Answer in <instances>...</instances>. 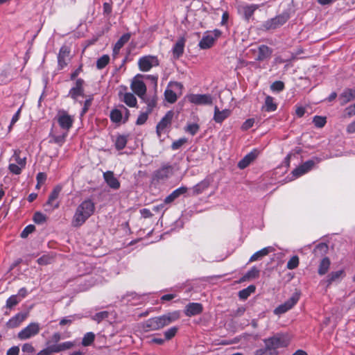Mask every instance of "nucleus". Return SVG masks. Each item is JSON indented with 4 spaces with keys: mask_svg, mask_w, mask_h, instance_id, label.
Returning a JSON list of instances; mask_svg holds the SVG:
<instances>
[{
    "mask_svg": "<svg viewBox=\"0 0 355 355\" xmlns=\"http://www.w3.org/2000/svg\"><path fill=\"white\" fill-rule=\"evenodd\" d=\"M94 202L90 199L85 200L77 207L71 225L75 227L81 226L94 214Z\"/></svg>",
    "mask_w": 355,
    "mask_h": 355,
    "instance_id": "f257e3e1",
    "label": "nucleus"
},
{
    "mask_svg": "<svg viewBox=\"0 0 355 355\" xmlns=\"http://www.w3.org/2000/svg\"><path fill=\"white\" fill-rule=\"evenodd\" d=\"M180 316V312L178 311L168 313L159 317L148 319L144 323L143 327L146 331H156L178 320Z\"/></svg>",
    "mask_w": 355,
    "mask_h": 355,
    "instance_id": "f03ea898",
    "label": "nucleus"
},
{
    "mask_svg": "<svg viewBox=\"0 0 355 355\" xmlns=\"http://www.w3.org/2000/svg\"><path fill=\"white\" fill-rule=\"evenodd\" d=\"M266 347L264 349H259L254 355H277L276 349L279 347H286L289 340L284 335L277 334L264 340Z\"/></svg>",
    "mask_w": 355,
    "mask_h": 355,
    "instance_id": "7ed1b4c3",
    "label": "nucleus"
},
{
    "mask_svg": "<svg viewBox=\"0 0 355 355\" xmlns=\"http://www.w3.org/2000/svg\"><path fill=\"white\" fill-rule=\"evenodd\" d=\"M173 174V167L169 164H163L159 168L155 171L152 175L151 183L157 184L166 182Z\"/></svg>",
    "mask_w": 355,
    "mask_h": 355,
    "instance_id": "20e7f679",
    "label": "nucleus"
},
{
    "mask_svg": "<svg viewBox=\"0 0 355 355\" xmlns=\"http://www.w3.org/2000/svg\"><path fill=\"white\" fill-rule=\"evenodd\" d=\"M40 331L39 323L31 322L18 333L17 338L21 340H27L37 335Z\"/></svg>",
    "mask_w": 355,
    "mask_h": 355,
    "instance_id": "39448f33",
    "label": "nucleus"
},
{
    "mask_svg": "<svg viewBox=\"0 0 355 355\" xmlns=\"http://www.w3.org/2000/svg\"><path fill=\"white\" fill-rule=\"evenodd\" d=\"M159 60L157 56L145 55L138 60V66L141 71H148L153 67L159 65Z\"/></svg>",
    "mask_w": 355,
    "mask_h": 355,
    "instance_id": "423d86ee",
    "label": "nucleus"
},
{
    "mask_svg": "<svg viewBox=\"0 0 355 355\" xmlns=\"http://www.w3.org/2000/svg\"><path fill=\"white\" fill-rule=\"evenodd\" d=\"M58 122L60 128L67 132L72 127L73 123V116L67 114L63 110H59L57 115Z\"/></svg>",
    "mask_w": 355,
    "mask_h": 355,
    "instance_id": "0eeeda50",
    "label": "nucleus"
},
{
    "mask_svg": "<svg viewBox=\"0 0 355 355\" xmlns=\"http://www.w3.org/2000/svg\"><path fill=\"white\" fill-rule=\"evenodd\" d=\"M299 298L300 297L297 293L293 294L284 304H282L279 306H278L274 310V313L276 315H281L286 313V311L291 309L294 306V305L298 302Z\"/></svg>",
    "mask_w": 355,
    "mask_h": 355,
    "instance_id": "6e6552de",
    "label": "nucleus"
},
{
    "mask_svg": "<svg viewBox=\"0 0 355 355\" xmlns=\"http://www.w3.org/2000/svg\"><path fill=\"white\" fill-rule=\"evenodd\" d=\"M144 76L141 74L137 75L135 78L132 80L131 83V89L140 98H144L146 93V86L145 83L139 80L138 78L143 77Z\"/></svg>",
    "mask_w": 355,
    "mask_h": 355,
    "instance_id": "1a4fd4ad",
    "label": "nucleus"
},
{
    "mask_svg": "<svg viewBox=\"0 0 355 355\" xmlns=\"http://www.w3.org/2000/svg\"><path fill=\"white\" fill-rule=\"evenodd\" d=\"M173 116L174 113L173 111H168L165 116L157 123L156 127V132L158 136H161V135L164 132L165 128L171 125Z\"/></svg>",
    "mask_w": 355,
    "mask_h": 355,
    "instance_id": "9d476101",
    "label": "nucleus"
},
{
    "mask_svg": "<svg viewBox=\"0 0 355 355\" xmlns=\"http://www.w3.org/2000/svg\"><path fill=\"white\" fill-rule=\"evenodd\" d=\"M288 19V15H281L266 21L264 27L266 29H275L284 24Z\"/></svg>",
    "mask_w": 355,
    "mask_h": 355,
    "instance_id": "9b49d317",
    "label": "nucleus"
},
{
    "mask_svg": "<svg viewBox=\"0 0 355 355\" xmlns=\"http://www.w3.org/2000/svg\"><path fill=\"white\" fill-rule=\"evenodd\" d=\"M189 101L196 105H210L212 103V98L209 94H191Z\"/></svg>",
    "mask_w": 355,
    "mask_h": 355,
    "instance_id": "f8f14e48",
    "label": "nucleus"
},
{
    "mask_svg": "<svg viewBox=\"0 0 355 355\" xmlns=\"http://www.w3.org/2000/svg\"><path fill=\"white\" fill-rule=\"evenodd\" d=\"M84 80L81 78L76 80L75 86L69 92V96L76 101L78 96H84Z\"/></svg>",
    "mask_w": 355,
    "mask_h": 355,
    "instance_id": "ddd939ff",
    "label": "nucleus"
},
{
    "mask_svg": "<svg viewBox=\"0 0 355 355\" xmlns=\"http://www.w3.org/2000/svg\"><path fill=\"white\" fill-rule=\"evenodd\" d=\"M62 187L60 186H56L50 193L46 204V206L50 207V209H54L59 207V202H55V200L58 199Z\"/></svg>",
    "mask_w": 355,
    "mask_h": 355,
    "instance_id": "4468645a",
    "label": "nucleus"
},
{
    "mask_svg": "<svg viewBox=\"0 0 355 355\" xmlns=\"http://www.w3.org/2000/svg\"><path fill=\"white\" fill-rule=\"evenodd\" d=\"M28 313H18L15 316L12 317L6 324L7 328L13 329L17 327L20 325V324L26 320L28 317Z\"/></svg>",
    "mask_w": 355,
    "mask_h": 355,
    "instance_id": "2eb2a0df",
    "label": "nucleus"
},
{
    "mask_svg": "<svg viewBox=\"0 0 355 355\" xmlns=\"http://www.w3.org/2000/svg\"><path fill=\"white\" fill-rule=\"evenodd\" d=\"M315 162L313 160H308L294 169L292 172L295 177H300L313 168Z\"/></svg>",
    "mask_w": 355,
    "mask_h": 355,
    "instance_id": "dca6fc26",
    "label": "nucleus"
},
{
    "mask_svg": "<svg viewBox=\"0 0 355 355\" xmlns=\"http://www.w3.org/2000/svg\"><path fill=\"white\" fill-rule=\"evenodd\" d=\"M70 51L67 46H62L60 49L58 55V63L60 69H62L68 64Z\"/></svg>",
    "mask_w": 355,
    "mask_h": 355,
    "instance_id": "f3484780",
    "label": "nucleus"
},
{
    "mask_svg": "<svg viewBox=\"0 0 355 355\" xmlns=\"http://www.w3.org/2000/svg\"><path fill=\"white\" fill-rule=\"evenodd\" d=\"M103 178L109 187L114 189H118L120 187L119 181L114 177L113 172L107 171L103 173Z\"/></svg>",
    "mask_w": 355,
    "mask_h": 355,
    "instance_id": "a211bd4d",
    "label": "nucleus"
},
{
    "mask_svg": "<svg viewBox=\"0 0 355 355\" xmlns=\"http://www.w3.org/2000/svg\"><path fill=\"white\" fill-rule=\"evenodd\" d=\"M185 42L186 40L184 37H180L176 42L172 49L174 58L178 59L183 54Z\"/></svg>",
    "mask_w": 355,
    "mask_h": 355,
    "instance_id": "6ab92c4d",
    "label": "nucleus"
},
{
    "mask_svg": "<svg viewBox=\"0 0 355 355\" xmlns=\"http://www.w3.org/2000/svg\"><path fill=\"white\" fill-rule=\"evenodd\" d=\"M202 311V306L200 303H189L185 309V314L187 316H193L200 314Z\"/></svg>",
    "mask_w": 355,
    "mask_h": 355,
    "instance_id": "aec40b11",
    "label": "nucleus"
},
{
    "mask_svg": "<svg viewBox=\"0 0 355 355\" xmlns=\"http://www.w3.org/2000/svg\"><path fill=\"white\" fill-rule=\"evenodd\" d=\"M272 50L266 45H261L258 48V61H263L270 58Z\"/></svg>",
    "mask_w": 355,
    "mask_h": 355,
    "instance_id": "412c9836",
    "label": "nucleus"
},
{
    "mask_svg": "<svg viewBox=\"0 0 355 355\" xmlns=\"http://www.w3.org/2000/svg\"><path fill=\"white\" fill-rule=\"evenodd\" d=\"M231 114V111L228 109H225L223 110H220L217 106L214 107V120L216 123H222L225 119H226Z\"/></svg>",
    "mask_w": 355,
    "mask_h": 355,
    "instance_id": "4be33fe9",
    "label": "nucleus"
},
{
    "mask_svg": "<svg viewBox=\"0 0 355 355\" xmlns=\"http://www.w3.org/2000/svg\"><path fill=\"white\" fill-rule=\"evenodd\" d=\"M215 42V38L211 34L206 33L199 42V47L201 49H210Z\"/></svg>",
    "mask_w": 355,
    "mask_h": 355,
    "instance_id": "5701e85b",
    "label": "nucleus"
},
{
    "mask_svg": "<svg viewBox=\"0 0 355 355\" xmlns=\"http://www.w3.org/2000/svg\"><path fill=\"white\" fill-rule=\"evenodd\" d=\"M355 99V90L347 89L339 96V101L342 105H345L348 102Z\"/></svg>",
    "mask_w": 355,
    "mask_h": 355,
    "instance_id": "b1692460",
    "label": "nucleus"
},
{
    "mask_svg": "<svg viewBox=\"0 0 355 355\" xmlns=\"http://www.w3.org/2000/svg\"><path fill=\"white\" fill-rule=\"evenodd\" d=\"M188 189L186 187H181L174 190L170 195H168L164 199L166 204H169L173 202L175 199L180 197L181 195L184 194L187 191Z\"/></svg>",
    "mask_w": 355,
    "mask_h": 355,
    "instance_id": "393cba45",
    "label": "nucleus"
},
{
    "mask_svg": "<svg viewBox=\"0 0 355 355\" xmlns=\"http://www.w3.org/2000/svg\"><path fill=\"white\" fill-rule=\"evenodd\" d=\"M210 185V182L207 179H205L200 182L196 184L192 187V195L197 196L202 193L204 191H205Z\"/></svg>",
    "mask_w": 355,
    "mask_h": 355,
    "instance_id": "a878e982",
    "label": "nucleus"
},
{
    "mask_svg": "<svg viewBox=\"0 0 355 355\" xmlns=\"http://www.w3.org/2000/svg\"><path fill=\"white\" fill-rule=\"evenodd\" d=\"M257 157L256 152H250L246 155L238 163V167L241 169H244L248 167L252 162H253Z\"/></svg>",
    "mask_w": 355,
    "mask_h": 355,
    "instance_id": "bb28decb",
    "label": "nucleus"
},
{
    "mask_svg": "<svg viewBox=\"0 0 355 355\" xmlns=\"http://www.w3.org/2000/svg\"><path fill=\"white\" fill-rule=\"evenodd\" d=\"M274 249L272 247L264 248L254 254H253L250 258L249 261L253 262L261 259L263 257L268 255L270 252H272Z\"/></svg>",
    "mask_w": 355,
    "mask_h": 355,
    "instance_id": "cd10ccee",
    "label": "nucleus"
},
{
    "mask_svg": "<svg viewBox=\"0 0 355 355\" xmlns=\"http://www.w3.org/2000/svg\"><path fill=\"white\" fill-rule=\"evenodd\" d=\"M258 8V6L255 4L245 5L241 7L245 19L249 20L254 15V11Z\"/></svg>",
    "mask_w": 355,
    "mask_h": 355,
    "instance_id": "c85d7f7f",
    "label": "nucleus"
},
{
    "mask_svg": "<svg viewBox=\"0 0 355 355\" xmlns=\"http://www.w3.org/2000/svg\"><path fill=\"white\" fill-rule=\"evenodd\" d=\"M330 260L328 257H324L320 264H319V267H318V274L320 275H325L328 270H329V266H330Z\"/></svg>",
    "mask_w": 355,
    "mask_h": 355,
    "instance_id": "c756f323",
    "label": "nucleus"
},
{
    "mask_svg": "<svg viewBox=\"0 0 355 355\" xmlns=\"http://www.w3.org/2000/svg\"><path fill=\"white\" fill-rule=\"evenodd\" d=\"M122 101L129 107H134L137 105V98L132 93L124 94Z\"/></svg>",
    "mask_w": 355,
    "mask_h": 355,
    "instance_id": "7c9ffc66",
    "label": "nucleus"
},
{
    "mask_svg": "<svg viewBox=\"0 0 355 355\" xmlns=\"http://www.w3.org/2000/svg\"><path fill=\"white\" fill-rule=\"evenodd\" d=\"M255 286L250 285L239 292V297L241 300H246L252 293L255 291Z\"/></svg>",
    "mask_w": 355,
    "mask_h": 355,
    "instance_id": "2f4dec72",
    "label": "nucleus"
},
{
    "mask_svg": "<svg viewBox=\"0 0 355 355\" xmlns=\"http://www.w3.org/2000/svg\"><path fill=\"white\" fill-rule=\"evenodd\" d=\"M344 274V271L342 270L331 272L328 276H327V286H329L331 284L334 282H336L338 280L342 275Z\"/></svg>",
    "mask_w": 355,
    "mask_h": 355,
    "instance_id": "473e14b6",
    "label": "nucleus"
},
{
    "mask_svg": "<svg viewBox=\"0 0 355 355\" xmlns=\"http://www.w3.org/2000/svg\"><path fill=\"white\" fill-rule=\"evenodd\" d=\"M328 245L326 243H321L317 245L313 250L315 256H323L328 252Z\"/></svg>",
    "mask_w": 355,
    "mask_h": 355,
    "instance_id": "72a5a7b5",
    "label": "nucleus"
},
{
    "mask_svg": "<svg viewBox=\"0 0 355 355\" xmlns=\"http://www.w3.org/2000/svg\"><path fill=\"white\" fill-rule=\"evenodd\" d=\"M264 108L267 112H273L276 110L277 105L274 103V99L272 96H266Z\"/></svg>",
    "mask_w": 355,
    "mask_h": 355,
    "instance_id": "f704fd0d",
    "label": "nucleus"
},
{
    "mask_svg": "<svg viewBox=\"0 0 355 355\" xmlns=\"http://www.w3.org/2000/svg\"><path fill=\"white\" fill-rule=\"evenodd\" d=\"M127 137L125 135H119L115 140V147L117 150L123 149L127 144Z\"/></svg>",
    "mask_w": 355,
    "mask_h": 355,
    "instance_id": "c9c22d12",
    "label": "nucleus"
},
{
    "mask_svg": "<svg viewBox=\"0 0 355 355\" xmlns=\"http://www.w3.org/2000/svg\"><path fill=\"white\" fill-rule=\"evenodd\" d=\"M110 62V57L108 55H103L99 58L96 61V67L98 69H102L106 67Z\"/></svg>",
    "mask_w": 355,
    "mask_h": 355,
    "instance_id": "e433bc0d",
    "label": "nucleus"
},
{
    "mask_svg": "<svg viewBox=\"0 0 355 355\" xmlns=\"http://www.w3.org/2000/svg\"><path fill=\"white\" fill-rule=\"evenodd\" d=\"M20 299H19V296L16 295H11L7 300L6 306L7 309H11L14 306H15L20 302Z\"/></svg>",
    "mask_w": 355,
    "mask_h": 355,
    "instance_id": "4c0bfd02",
    "label": "nucleus"
},
{
    "mask_svg": "<svg viewBox=\"0 0 355 355\" xmlns=\"http://www.w3.org/2000/svg\"><path fill=\"white\" fill-rule=\"evenodd\" d=\"M259 275V270L256 267H252L248 272L243 276V280L254 279Z\"/></svg>",
    "mask_w": 355,
    "mask_h": 355,
    "instance_id": "58836bf2",
    "label": "nucleus"
},
{
    "mask_svg": "<svg viewBox=\"0 0 355 355\" xmlns=\"http://www.w3.org/2000/svg\"><path fill=\"white\" fill-rule=\"evenodd\" d=\"M123 114L121 110L118 109L112 110L110 112V119L113 122L118 123L122 119Z\"/></svg>",
    "mask_w": 355,
    "mask_h": 355,
    "instance_id": "ea45409f",
    "label": "nucleus"
},
{
    "mask_svg": "<svg viewBox=\"0 0 355 355\" xmlns=\"http://www.w3.org/2000/svg\"><path fill=\"white\" fill-rule=\"evenodd\" d=\"M95 335L92 332L87 333L82 340V345L83 346H89L90 345L94 340Z\"/></svg>",
    "mask_w": 355,
    "mask_h": 355,
    "instance_id": "a19ab883",
    "label": "nucleus"
},
{
    "mask_svg": "<svg viewBox=\"0 0 355 355\" xmlns=\"http://www.w3.org/2000/svg\"><path fill=\"white\" fill-rule=\"evenodd\" d=\"M130 36V33L123 34L115 44L116 49H121L123 46L129 41Z\"/></svg>",
    "mask_w": 355,
    "mask_h": 355,
    "instance_id": "79ce46f5",
    "label": "nucleus"
},
{
    "mask_svg": "<svg viewBox=\"0 0 355 355\" xmlns=\"http://www.w3.org/2000/svg\"><path fill=\"white\" fill-rule=\"evenodd\" d=\"M313 122L315 127L322 128L327 123L326 117L321 116H315L313 119Z\"/></svg>",
    "mask_w": 355,
    "mask_h": 355,
    "instance_id": "37998d69",
    "label": "nucleus"
},
{
    "mask_svg": "<svg viewBox=\"0 0 355 355\" xmlns=\"http://www.w3.org/2000/svg\"><path fill=\"white\" fill-rule=\"evenodd\" d=\"M299 257L296 255L293 256L287 263L286 267L289 270H293L299 266Z\"/></svg>",
    "mask_w": 355,
    "mask_h": 355,
    "instance_id": "c03bdc74",
    "label": "nucleus"
},
{
    "mask_svg": "<svg viewBox=\"0 0 355 355\" xmlns=\"http://www.w3.org/2000/svg\"><path fill=\"white\" fill-rule=\"evenodd\" d=\"M164 96L166 100L171 103H173L177 101V95L173 90L166 89L164 92Z\"/></svg>",
    "mask_w": 355,
    "mask_h": 355,
    "instance_id": "a18cd8bd",
    "label": "nucleus"
},
{
    "mask_svg": "<svg viewBox=\"0 0 355 355\" xmlns=\"http://www.w3.org/2000/svg\"><path fill=\"white\" fill-rule=\"evenodd\" d=\"M19 154H20L19 151L15 150L13 154L12 157L15 159L17 165L24 168L26 166V157H21Z\"/></svg>",
    "mask_w": 355,
    "mask_h": 355,
    "instance_id": "49530a36",
    "label": "nucleus"
},
{
    "mask_svg": "<svg viewBox=\"0 0 355 355\" xmlns=\"http://www.w3.org/2000/svg\"><path fill=\"white\" fill-rule=\"evenodd\" d=\"M53 260V256L50 254H44L37 259V263L40 265H47L51 263Z\"/></svg>",
    "mask_w": 355,
    "mask_h": 355,
    "instance_id": "de8ad7c7",
    "label": "nucleus"
},
{
    "mask_svg": "<svg viewBox=\"0 0 355 355\" xmlns=\"http://www.w3.org/2000/svg\"><path fill=\"white\" fill-rule=\"evenodd\" d=\"M199 125L197 123L188 124L185 128V131L191 135H195L199 130Z\"/></svg>",
    "mask_w": 355,
    "mask_h": 355,
    "instance_id": "09e8293b",
    "label": "nucleus"
},
{
    "mask_svg": "<svg viewBox=\"0 0 355 355\" xmlns=\"http://www.w3.org/2000/svg\"><path fill=\"white\" fill-rule=\"evenodd\" d=\"M46 216L41 212H36L33 216V220L35 223L42 224L46 220Z\"/></svg>",
    "mask_w": 355,
    "mask_h": 355,
    "instance_id": "8fccbe9b",
    "label": "nucleus"
},
{
    "mask_svg": "<svg viewBox=\"0 0 355 355\" xmlns=\"http://www.w3.org/2000/svg\"><path fill=\"white\" fill-rule=\"evenodd\" d=\"M178 328L176 327H173L168 329H167L164 332V336L166 340H171L172 338H173L176 333L178 332Z\"/></svg>",
    "mask_w": 355,
    "mask_h": 355,
    "instance_id": "3c124183",
    "label": "nucleus"
},
{
    "mask_svg": "<svg viewBox=\"0 0 355 355\" xmlns=\"http://www.w3.org/2000/svg\"><path fill=\"white\" fill-rule=\"evenodd\" d=\"M270 89L272 91L281 92L284 89V83L282 81H275L270 85Z\"/></svg>",
    "mask_w": 355,
    "mask_h": 355,
    "instance_id": "603ef678",
    "label": "nucleus"
},
{
    "mask_svg": "<svg viewBox=\"0 0 355 355\" xmlns=\"http://www.w3.org/2000/svg\"><path fill=\"white\" fill-rule=\"evenodd\" d=\"M148 114L149 113L147 112H141L137 119L136 124L138 125L144 124L148 119Z\"/></svg>",
    "mask_w": 355,
    "mask_h": 355,
    "instance_id": "864d4df0",
    "label": "nucleus"
},
{
    "mask_svg": "<svg viewBox=\"0 0 355 355\" xmlns=\"http://www.w3.org/2000/svg\"><path fill=\"white\" fill-rule=\"evenodd\" d=\"M35 227L33 225H29L26 226L21 233V238H26L30 234L33 232Z\"/></svg>",
    "mask_w": 355,
    "mask_h": 355,
    "instance_id": "5fc2aeb1",
    "label": "nucleus"
},
{
    "mask_svg": "<svg viewBox=\"0 0 355 355\" xmlns=\"http://www.w3.org/2000/svg\"><path fill=\"white\" fill-rule=\"evenodd\" d=\"M108 317V312L107 311H101L97 313H96L93 316V320L97 321L98 322H100L101 320H103L105 318H107Z\"/></svg>",
    "mask_w": 355,
    "mask_h": 355,
    "instance_id": "6e6d98bb",
    "label": "nucleus"
},
{
    "mask_svg": "<svg viewBox=\"0 0 355 355\" xmlns=\"http://www.w3.org/2000/svg\"><path fill=\"white\" fill-rule=\"evenodd\" d=\"M187 142V139L184 138H181L177 141H175L173 142L171 145V148L173 150H178L179 149L183 144H184Z\"/></svg>",
    "mask_w": 355,
    "mask_h": 355,
    "instance_id": "4d7b16f0",
    "label": "nucleus"
},
{
    "mask_svg": "<svg viewBox=\"0 0 355 355\" xmlns=\"http://www.w3.org/2000/svg\"><path fill=\"white\" fill-rule=\"evenodd\" d=\"M147 103V110L146 112L149 114L152 112L153 109L155 107L157 101L155 98H153L152 99H148L146 101Z\"/></svg>",
    "mask_w": 355,
    "mask_h": 355,
    "instance_id": "13d9d810",
    "label": "nucleus"
},
{
    "mask_svg": "<svg viewBox=\"0 0 355 355\" xmlns=\"http://www.w3.org/2000/svg\"><path fill=\"white\" fill-rule=\"evenodd\" d=\"M22 167L15 164L9 165V170L14 174L19 175L21 173Z\"/></svg>",
    "mask_w": 355,
    "mask_h": 355,
    "instance_id": "bf43d9fd",
    "label": "nucleus"
},
{
    "mask_svg": "<svg viewBox=\"0 0 355 355\" xmlns=\"http://www.w3.org/2000/svg\"><path fill=\"white\" fill-rule=\"evenodd\" d=\"M59 345H60V352H62V351L72 348L74 345V343L71 341H67V342L60 343Z\"/></svg>",
    "mask_w": 355,
    "mask_h": 355,
    "instance_id": "052dcab7",
    "label": "nucleus"
},
{
    "mask_svg": "<svg viewBox=\"0 0 355 355\" xmlns=\"http://www.w3.org/2000/svg\"><path fill=\"white\" fill-rule=\"evenodd\" d=\"M254 119H247L242 125V130H247L249 128H252L254 125Z\"/></svg>",
    "mask_w": 355,
    "mask_h": 355,
    "instance_id": "680f3d73",
    "label": "nucleus"
},
{
    "mask_svg": "<svg viewBox=\"0 0 355 355\" xmlns=\"http://www.w3.org/2000/svg\"><path fill=\"white\" fill-rule=\"evenodd\" d=\"M22 351L25 353L31 354L35 351V349L31 344L25 343L22 346Z\"/></svg>",
    "mask_w": 355,
    "mask_h": 355,
    "instance_id": "e2e57ef3",
    "label": "nucleus"
},
{
    "mask_svg": "<svg viewBox=\"0 0 355 355\" xmlns=\"http://www.w3.org/2000/svg\"><path fill=\"white\" fill-rule=\"evenodd\" d=\"M51 354L53 353L60 352V348L59 344H55L47 347Z\"/></svg>",
    "mask_w": 355,
    "mask_h": 355,
    "instance_id": "0e129e2a",
    "label": "nucleus"
},
{
    "mask_svg": "<svg viewBox=\"0 0 355 355\" xmlns=\"http://www.w3.org/2000/svg\"><path fill=\"white\" fill-rule=\"evenodd\" d=\"M38 184H42L46 180V175L44 173H39L36 177Z\"/></svg>",
    "mask_w": 355,
    "mask_h": 355,
    "instance_id": "69168bd1",
    "label": "nucleus"
},
{
    "mask_svg": "<svg viewBox=\"0 0 355 355\" xmlns=\"http://www.w3.org/2000/svg\"><path fill=\"white\" fill-rule=\"evenodd\" d=\"M60 340H61V334L58 332H56L52 335L51 340L48 342V344L50 343H57Z\"/></svg>",
    "mask_w": 355,
    "mask_h": 355,
    "instance_id": "338daca9",
    "label": "nucleus"
},
{
    "mask_svg": "<svg viewBox=\"0 0 355 355\" xmlns=\"http://www.w3.org/2000/svg\"><path fill=\"white\" fill-rule=\"evenodd\" d=\"M19 347L17 346H14L10 347L6 355H19Z\"/></svg>",
    "mask_w": 355,
    "mask_h": 355,
    "instance_id": "774afa93",
    "label": "nucleus"
}]
</instances>
